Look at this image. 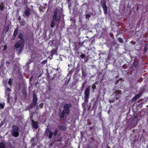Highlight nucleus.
I'll return each instance as SVG.
<instances>
[{
	"mask_svg": "<svg viewBox=\"0 0 148 148\" xmlns=\"http://www.w3.org/2000/svg\"><path fill=\"white\" fill-rule=\"evenodd\" d=\"M23 37V34H20L18 36V38L20 39V40L17 42L15 45V47L16 49V51L18 52V54L22 51V49L24 47V40Z\"/></svg>",
	"mask_w": 148,
	"mask_h": 148,
	"instance_id": "1",
	"label": "nucleus"
},
{
	"mask_svg": "<svg viewBox=\"0 0 148 148\" xmlns=\"http://www.w3.org/2000/svg\"><path fill=\"white\" fill-rule=\"evenodd\" d=\"M72 104L71 103L65 104L63 106V110H62L61 114L60 117L61 119L64 118L65 114L68 115L69 113V108L72 106Z\"/></svg>",
	"mask_w": 148,
	"mask_h": 148,
	"instance_id": "2",
	"label": "nucleus"
},
{
	"mask_svg": "<svg viewBox=\"0 0 148 148\" xmlns=\"http://www.w3.org/2000/svg\"><path fill=\"white\" fill-rule=\"evenodd\" d=\"M90 87H87L85 92H84V101L85 103H83L82 104V105H85V103L86 102L87 103L88 101V99L89 98V95H90Z\"/></svg>",
	"mask_w": 148,
	"mask_h": 148,
	"instance_id": "3",
	"label": "nucleus"
},
{
	"mask_svg": "<svg viewBox=\"0 0 148 148\" xmlns=\"http://www.w3.org/2000/svg\"><path fill=\"white\" fill-rule=\"evenodd\" d=\"M37 97L35 92H34L32 99V103L29 106V107L32 108L34 107L36 104L37 101Z\"/></svg>",
	"mask_w": 148,
	"mask_h": 148,
	"instance_id": "4",
	"label": "nucleus"
},
{
	"mask_svg": "<svg viewBox=\"0 0 148 148\" xmlns=\"http://www.w3.org/2000/svg\"><path fill=\"white\" fill-rule=\"evenodd\" d=\"M129 126L131 128H133L135 127L138 123V121H135L131 119L129 121Z\"/></svg>",
	"mask_w": 148,
	"mask_h": 148,
	"instance_id": "5",
	"label": "nucleus"
},
{
	"mask_svg": "<svg viewBox=\"0 0 148 148\" xmlns=\"http://www.w3.org/2000/svg\"><path fill=\"white\" fill-rule=\"evenodd\" d=\"M30 10L29 8H26L23 13V16L25 17H28L31 14Z\"/></svg>",
	"mask_w": 148,
	"mask_h": 148,
	"instance_id": "6",
	"label": "nucleus"
},
{
	"mask_svg": "<svg viewBox=\"0 0 148 148\" xmlns=\"http://www.w3.org/2000/svg\"><path fill=\"white\" fill-rule=\"evenodd\" d=\"M19 131H12L11 132V134L14 137H18L19 134Z\"/></svg>",
	"mask_w": 148,
	"mask_h": 148,
	"instance_id": "7",
	"label": "nucleus"
},
{
	"mask_svg": "<svg viewBox=\"0 0 148 148\" xmlns=\"http://www.w3.org/2000/svg\"><path fill=\"white\" fill-rule=\"evenodd\" d=\"M32 124L33 127L35 129H37L38 127V124L33 120H32Z\"/></svg>",
	"mask_w": 148,
	"mask_h": 148,
	"instance_id": "8",
	"label": "nucleus"
},
{
	"mask_svg": "<svg viewBox=\"0 0 148 148\" xmlns=\"http://www.w3.org/2000/svg\"><path fill=\"white\" fill-rule=\"evenodd\" d=\"M12 131H19V128L18 125H13L12 126Z\"/></svg>",
	"mask_w": 148,
	"mask_h": 148,
	"instance_id": "9",
	"label": "nucleus"
},
{
	"mask_svg": "<svg viewBox=\"0 0 148 148\" xmlns=\"http://www.w3.org/2000/svg\"><path fill=\"white\" fill-rule=\"evenodd\" d=\"M140 96V94H138L136 95L135 97L132 99L133 101H135L137 99L139 98Z\"/></svg>",
	"mask_w": 148,
	"mask_h": 148,
	"instance_id": "10",
	"label": "nucleus"
},
{
	"mask_svg": "<svg viewBox=\"0 0 148 148\" xmlns=\"http://www.w3.org/2000/svg\"><path fill=\"white\" fill-rule=\"evenodd\" d=\"M114 93L116 94V95L119 96V94L121 95L122 94V92L120 90H117L115 91Z\"/></svg>",
	"mask_w": 148,
	"mask_h": 148,
	"instance_id": "11",
	"label": "nucleus"
},
{
	"mask_svg": "<svg viewBox=\"0 0 148 148\" xmlns=\"http://www.w3.org/2000/svg\"><path fill=\"white\" fill-rule=\"evenodd\" d=\"M57 11H55L54 12V15H53V18H52V20L54 21L57 18Z\"/></svg>",
	"mask_w": 148,
	"mask_h": 148,
	"instance_id": "12",
	"label": "nucleus"
},
{
	"mask_svg": "<svg viewBox=\"0 0 148 148\" xmlns=\"http://www.w3.org/2000/svg\"><path fill=\"white\" fill-rule=\"evenodd\" d=\"M58 128L61 130H65L66 129V127L65 126L63 125H59L58 126Z\"/></svg>",
	"mask_w": 148,
	"mask_h": 148,
	"instance_id": "13",
	"label": "nucleus"
},
{
	"mask_svg": "<svg viewBox=\"0 0 148 148\" xmlns=\"http://www.w3.org/2000/svg\"><path fill=\"white\" fill-rule=\"evenodd\" d=\"M5 144L3 142L0 143V148H5Z\"/></svg>",
	"mask_w": 148,
	"mask_h": 148,
	"instance_id": "14",
	"label": "nucleus"
},
{
	"mask_svg": "<svg viewBox=\"0 0 148 148\" xmlns=\"http://www.w3.org/2000/svg\"><path fill=\"white\" fill-rule=\"evenodd\" d=\"M138 117V115H135L133 116V119L132 120H134L135 121H138L137 119Z\"/></svg>",
	"mask_w": 148,
	"mask_h": 148,
	"instance_id": "15",
	"label": "nucleus"
},
{
	"mask_svg": "<svg viewBox=\"0 0 148 148\" xmlns=\"http://www.w3.org/2000/svg\"><path fill=\"white\" fill-rule=\"evenodd\" d=\"M103 9L104 13L105 14H106L107 12V8L106 6H104L103 7Z\"/></svg>",
	"mask_w": 148,
	"mask_h": 148,
	"instance_id": "16",
	"label": "nucleus"
},
{
	"mask_svg": "<svg viewBox=\"0 0 148 148\" xmlns=\"http://www.w3.org/2000/svg\"><path fill=\"white\" fill-rule=\"evenodd\" d=\"M5 103H0V108L1 109H3L4 107Z\"/></svg>",
	"mask_w": 148,
	"mask_h": 148,
	"instance_id": "17",
	"label": "nucleus"
},
{
	"mask_svg": "<svg viewBox=\"0 0 148 148\" xmlns=\"http://www.w3.org/2000/svg\"><path fill=\"white\" fill-rule=\"evenodd\" d=\"M53 132L51 131H50L49 135L48 136L49 138V139L51 138L52 137V136L53 135Z\"/></svg>",
	"mask_w": 148,
	"mask_h": 148,
	"instance_id": "18",
	"label": "nucleus"
},
{
	"mask_svg": "<svg viewBox=\"0 0 148 148\" xmlns=\"http://www.w3.org/2000/svg\"><path fill=\"white\" fill-rule=\"evenodd\" d=\"M49 130L47 128L45 131V134L47 136L48 135L49 133Z\"/></svg>",
	"mask_w": 148,
	"mask_h": 148,
	"instance_id": "19",
	"label": "nucleus"
},
{
	"mask_svg": "<svg viewBox=\"0 0 148 148\" xmlns=\"http://www.w3.org/2000/svg\"><path fill=\"white\" fill-rule=\"evenodd\" d=\"M58 130L57 129H56L54 130V132L53 133V135H54V136H56L57 135V134L58 133Z\"/></svg>",
	"mask_w": 148,
	"mask_h": 148,
	"instance_id": "20",
	"label": "nucleus"
},
{
	"mask_svg": "<svg viewBox=\"0 0 148 148\" xmlns=\"http://www.w3.org/2000/svg\"><path fill=\"white\" fill-rule=\"evenodd\" d=\"M54 22V21L52 20L51 21V27L52 28L53 27L55 26Z\"/></svg>",
	"mask_w": 148,
	"mask_h": 148,
	"instance_id": "21",
	"label": "nucleus"
},
{
	"mask_svg": "<svg viewBox=\"0 0 148 148\" xmlns=\"http://www.w3.org/2000/svg\"><path fill=\"white\" fill-rule=\"evenodd\" d=\"M86 82L85 81H84L83 83L82 84V86L81 87V89L82 90L84 88V87L85 85L86 84Z\"/></svg>",
	"mask_w": 148,
	"mask_h": 148,
	"instance_id": "22",
	"label": "nucleus"
},
{
	"mask_svg": "<svg viewBox=\"0 0 148 148\" xmlns=\"http://www.w3.org/2000/svg\"><path fill=\"white\" fill-rule=\"evenodd\" d=\"M8 84L11 86L12 85V80L11 79H9V81H8Z\"/></svg>",
	"mask_w": 148,
	"mask_h": 148,
	"instance_id": "23",
	"label": "nucleus"
},
{
	"mask_svg": "<svg viewBox=\"0 0 148 148\" xmlns=\"http://www.w3.org/2000/svg\"><path fill=\"white\" fill-rule=\"evenodd\" d=\"M6 92H7L8 91H9V92H10L12 90H11L9 88H7L6 89Z\"/></svg>",
	"mask_w": 148,
	"mask_h": 148,
	"instance_id": "24",
	"label": "nucleus"
},
{
	"mask_svg": "<svg viewBox=\"0 0 148 148\" xmlns=\"http://www.w3.org/2000/svg\"><path fill=\"white\" fill-rule=\"evenodd\" d=\"M57 71H58V72H57V73H61L62 71L60 69H58L57 70Z\"/></svg>",
	"mask_w": 148,
	"mask_h": 148,
	"instance_id": "25",
	"label": "nucleus"
},
{
	"mask_svg": "<svg viewBox=\"0 0 148 148\" xmlns=\"http://www.w3.org/2000/svg\"><path fill=\"white\" fill-rule=\"evenodd\" d=\"M96 86L94 85L93 84L92 87V88L93 89V91H94L95 89H96Z\"/></svg>",
	"mask_w": 148,
	"mask_h": 148,
	"instance_id": "26",
	"label": "nucleus"
},
{
	"mask_svg": "<svg viewBox=\"0 0 148 148\" xmlns=\"http://www.w3.org/2000/svg\"><path fill=\"white\" fill-rule=\"evenodd\" d=\"M44 103H41L39 105V106L40 108H42L44 106Z\"/></svg>",
	"mask_w": 148,
	"mask_h": 148,
	"instance_id": "27",
	"label": "nucleus"
},
{
	"mask_svg": "<svg viewBox=\"0 0 148 148\" xmlns=\"http://www.w3.org/2000/svg\"><path fill=\"white\" fill-rule=\"evenodd\" d=\"M90 17V15L89 14H87L86 15V18L88 19Z\"/></svg>",
	"mask_w": 148,
	"mask_h": 148,
	"instance_id": "28",
	"label": "nucleus"
},
{
	"mask_svg": "<svg viewBox=\"0 0 148 148\" xmlns=\"http://www.w3.org/2000/svg\"><path fill=\"white\" fill-rule=\"evenodd\" d=\"M17 31L16 30H15L14 31V35L15 36H16L17 35Z\"/></svg>",
	"mask_w": 148,
	"mask_h": 148,
	"instance_id": "29",
	"label": "nucleus"
},
{
	"mask_svg": "<svg viewBox=\"0 0 148 148\" xmlns=\"http://www.w3.org/2000/svg\"><path fill=\"white\" fill-rule=\"evenodd\" d=\"M23 94L25 96H26L27 94V92L26 91H24L23 92Z\"/></svg>",
	"mask_w": 148,
	"mask_h": 148,
	"instance_id": "30",
	"label": "nucleus"
},
{
	"mask_svg": "<svg viewBox=\"0 0 148 148\" xmlns=\"http://www.w3.org/2000/svg\"><path fill=\"white\" fill-rule=\"evenodd\" d=\"M3 9V5H0V10H2Z\"/></svg>",
	"mask_w": 148,
	"mask_h": 148,
	"instance_id": "31",
	"label": "nucleus"
},
{
	"mask_svg": "<svg viewBox=\"0 0 148 148\" xmlns=\"http://www.w3.org/2000/svg\"><path fill=\"white\" fill-rule=\"evenodd\" d=\"M118 40L120 42H122L123 41L122 39L120 38H118Z\"/></svg>",
	"mask_w": 148,
	"mask_h": 148,
	"instance_id": "32",
	"label": "nucleus"
},
{
	"mask_svg": "<svg viewBox=\"0 0 148 148\" xmlns=\"http://www.w3.org/2000/svg\"><path fill=\"white\" fill-rule=\"evenodd\" d=\"M134 65L135 67H136L137 66L138 64L137 62H135L134 63Z\"/></svg>",
	"mask_w": 148,
	"mask_h": 148,
	"instance_id": "33",
	"label": "nucleus"
},
{
	"mask_svg": "<svg viewBox=\"0 0 148 148\" xmlns=\"http://www.w3.org/2000/svg\"><path fill=\"white\" fill-rule=\"evenodd\" d=\"M8 97L7 98V101L9 102L10 101V95L9 93L8 94Z\"/></svg>",
	"mask_w": 148,
	"mask_h": 148,
	"instance_id": "34",
	"label": "nucleus"
},
{
	"mask_svg": "<svg viewBox=\"0 0 148 148\" xmlns=\"http://www.w3.org/2000/svg\"><path fill=\"white\" fill-rule=\"evenodd\" d=\"M118 96H117V95H116L115 96V97L114 98V99H115L116 100H117L119 99V97H118Z\"/></svg>",
	"mask_w": 148,
	"mask_h": 148,
	"instance_id": "35",
	"label": "nucleus"
},
{
	"mask_svg": "<svg viewBox=\"0 0 148 148\" xmlns=\"http://www.w3.org/2000/svg\"><path fill=\"white\" fill-rule=\"evenodd\" d=\"M62 140V139L61 138H60L59 139H57L56 140V141L58 142H61Z\"/></svg>",
	"mask_w": 148,
	"mask_h": 148,
	"instance_id": "36",
	"label": "nucleus"
},
{
	"mask_svg": "<svg viewBox=\"0 0 148 148\" xmlns=\"http://www.w3.org/2000/svg\"><path fill=\"white\" fill-rule=\"evenodd\" d=\"M122 80V78H120L118 80H117V81H116L117 83L116 84H117L118 83V82H119V80Z\"/></svg>",
	"mask_w": 148,
	"mask_h": 148,
	"instance_id": "37",
	"label": "nucleus"
},
{
	"mask_svg": "<svg viewBox=\"0 0 148 148\" xmlns=\"http://www.w3.org/2000/svg\"><path fill=\"white\" fill-rule=\"evenodd\" d=\"M7 47V45H4V49H3V50H5L6 49Z\"/></svg>",
	"mask_w": 148,
	"mask_h": 148,
	"instance_id": "38",
	"label": "nucleus"
},
{
	"mask_svg": "<svg viewBox=\"0 0 148 148\" xmlns=\"http://www.w3.org/2000/svg\"><path fill=\"white\" fill-rule=\"evenodd\" d=\"M85 56L83 54H82L81 55V57L82 58H84Z\"/></svg>",
	"mask_w": 148,
	"mask_h": 148,
	"instance_id": "39",
	"label": "nucleus"
},
{
	"mask_svg": "<svg viewBox=\"0 0 148 148\" xmlns=\"http://www.w3.org/2000/svg\"><path fill=\"white\" fill-rule=\"evenodd\" d=\"M48 90H49V91H51V87L50 86H49V87H48Z\"/></svg>",
	"mask_w": 148,
	"mask_h": 148,
	"instance_id": "40",
	"label": "nucleus"
},
{
	"mask_svg": "<svg viewBox=\"0 0 148 148\" xmlns=\"http://www.w3.org/2000/svg\"><path fill=\"white\" fill-rule=\"evenodd\" d=\"M86 148H93L92 147H91L90 146H88Z\"/></svg>",
	"mask_w": 148,
	"mask_h": 148,
	"instance_id": "41",
	"label": "nucleus"
},
{
	"mask_svg": "<svg viewBox=\"0 0 148 148\" xmlns=\"http://www.w3.org/2000/svg\"><path fill=\"white\" fill-rule=\"evenodd\" d=\"M106 148H111L109 146H106Z\"/></svg>",
	"mask_w": 148,
	"mask_h": 148,
	"instance_id": "42",
	"label": "nucleus"
},
{
	"mask_svg": "<svg viewBox=\"0 0 148 148\" xmlns=\"http://www.w3.org/2000/svg\"><path fill=\"white\" fill-rule=\"evenodd\" d=\"M32 76H31V77L29 79V80L30 81H31L32 80Z\"/></svg>",
	"mask_w": 148,
	"mask_h": 148,
	"instance_id": "43",
	"label": "nucleus"
},
{
	"mask_svg": "<svg viewBox=\"0 0 148 148\" xmlns=\"http://www.w3.org/2000/svg\"><path fill=\"white\" fill-rule=\"evenodd\" d=\"M147 50V49L146 48H145L144 49V51H146Z\"/></svg>",
	"mask_w": 148,
	"mask_h": 148,
	"instance_id": "44",
	"label": "nucleus"
},
{
	"mask_svg": "<svg viewBox=\"0 0 148 148\" xmlns=\"http://www.w3.org/2000/svg\"><path fill=\"white\" fill-rule=\"evenodd\" d=\"M99 119H101V116H99Z\"/></svg>",
	"mask_w": 148,
	"mask_h": 148,
	"instance_id": "45",
	"label": "nucleus"
},
{
	"mask_svg": "<svg viewBox=\"0 0 148 148\" xmlns=\"http://www.w3.org/2000/svg\"><path fill=\"white\" fill-rule=\"evenodd\" d=\"M41 75H38V77H40V76H41Z\"/></svg>",
	"mask_w": 148,
	"mask_h": 148,
	"instance_id": "46",
	"label": "nucleus"
},
{
	"mask_svg": "<svg viewBox=\"0 0 148 148\" xmlns=\"http://www.w3.org/2000/svg\"><path fill=\"white\" fill-rule=\"evenodd\" d=\"M48 76H48V77H49V76L50 75L48 74Z\"/></svg>",
	"mask_w": 148,
	"mask_h": 148,
	"instance_id": "47",
	"label": "nucleus"
},
{
	"mask_svg": "<svg viewBox=\"0 0 148 148\" xmlns=\"http://www.w3.org/2000/svg\"><path fill=\"white\" fill-rule=\"evenodd\" d=\"M67 0L68 1H70V0Z\"/></svg>",
	"mask_w": 148,
	"mask_h": 148,
	"instance_id": "48",
	"label": "nucleus"
},
{
	"mask_svg": "<svg viewBox=\"0 0 148 148\" xmlns=\"http://www.w3.org/2000/svg\"><path fill=\"white\" fill-rule=\"evenodd\" d=\"M99 113L101 114V112H99Z\"/></svg>",
	"mask_w": 148,
	"mask_h": 148,
	"instance_id": "49",
	"label": "nucleus"
},
{
	"mask_svg": "<svg viewBox=\"0 0 148 148\" xmlns=\"http://www.w3.org/2000/svg\"><path fill=\"white\" fill-rule=\"evenodd\" d=\"M58 19H57V21H58Z\"/></svg>",
	"mask_w": 148,
	"mask_h": 148,
	"instance_id": "50",
	"label": "nucleus"
},
{
	"mask_svg": "<svg viewBox=\"0 0 148 148\" xmlns=\"http://www.w3.org/2000/svg\"><path fill=\"white\" fill-rule=\"evenodd\" d=\"M69 74H68V75H67V76H68H68H69Z\"/></svg>",
	"mask_w": 148,
	"mask_h": 148,
	"instance_id": "51",
	"label": "nucleus"
}]
</instances>
